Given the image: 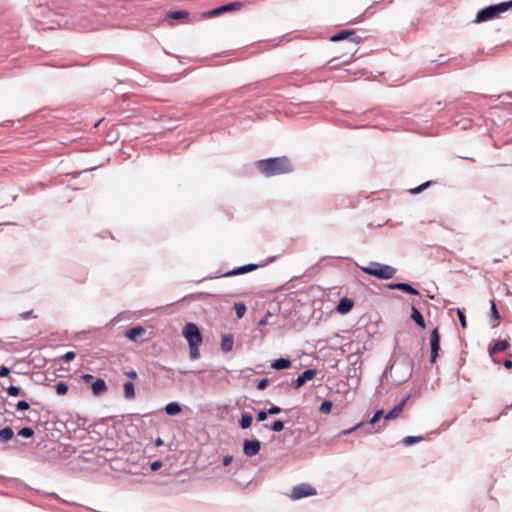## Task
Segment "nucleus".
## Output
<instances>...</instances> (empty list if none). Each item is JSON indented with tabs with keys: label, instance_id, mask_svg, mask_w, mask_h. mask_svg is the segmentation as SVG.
<instances>
[{
	"label": "nucleus",
	"instance_id": "nucleus-37",
	"mask_svg": "<svg viewBox=\"0 0 512 512\" xmlns=\"http://www.w3.org/2000/svg\"><path fill=\"white\" fill-rule=\"evenodd\" d=\"M7 393L10 395V396H18L19 393H20V388L18 386H9L7 388Z\"/></svg>",
	"mask_w": 512,
	"mask_h": 512
},
{
	"label": "nucleus",
	"instance_id": "nucleus-45",
	"mask_svg": "<svg viewBox=\"0 0 512 512\" xmlns=\"http://www.w3.org/2000/svg\"><path fill=\"white\" fill-rule=\"evenodd\" d=\"M281 412V408L278 406H272L268 409V413L271 415L279 414Z\"/></svg>",
	"mask_w": 512,
	"mask_h": 512
},
{
	"label": "nucleus",
	"instance_id": "nucleus-34",
	"mask_svg": "<svg viewBox=\"0 0 512 512\" xmlns=\"http://www.w3.org/2000/svg\"><path fill=\"white\" fill-rule=\"evenodd\" d=\"M363 424H364V422H359V423H357L356 425H354L353 427H351L349 429L342 430L340 432V434L341 435H349V434L353 433L354 431H356L361 426H363Z\"/></svg>",
	"mask_w": 512,
	"mask_h": 512
},
{
	"label": "nucleus",
	"instance_id": "nucleus-6",
	"mask_svg": "<svg viewBox=\"0 0 512 512\" xmlns=\"http://www.w3.org/2000/svg\"><path fill=\"white\" fill-rule=\"evenodd\" d=\"M314 495H316L315 488H313L309 484L303 483V484L295 486L291 490L290 498L293 500H298V499H301L304 497L314 496Z\"/></svg>",
	"mask_w": 512,
	"mask_h": 512
},
{
	"label": "nucleus",
	"instance_id": "nucleus-11",
	"mask_svg": "<svg viewBox=\"0 0 512 512\" xmlns=\"http://www.w3.org/2000/svg\"><path fill=\"white\" fill-rule=\"evenodd\" d=\"M259 266H262V264L249 263V264H246V265H243V266L236 267V268H234V269H232L230 271H227L222 276L230 277V276H235V275H240V274L248 273V272H251V271L255 270Z\"/></svg>",
	"mask_w": 512,
	"mask_h": 512
},
{
	"label": "nucleus",
	"instance_id": "nucleus-42",
	"mask_svg": "<svg viewBox=\"0 0 512 512\" xmlns=\"http://www.w3.org/2000/svg\"><path fill=\"white\" fill-rule=\"evenodd\" d=\"M163 463L161 460H155L154 462L151 463V470L152 471H157L158 469H160L162 467Z\"/></svg>",
	"mask_w": 512,
	"mask_h": 512
},
{
	"label": "nucleus",
	"instance_id": "nucleus-41",
	"mask_svg": "<svg viewBox=\"0 0 512 512\" xmlns=\"http://www.w3.org/2000/svg\"><path fill=\"white\" fill-rule=\"evenodd\" d=\"M76 354L75 352L73 351H68L66 352L63 356H62V359L65 361V362H69L71 360H73L75 358Z\"/></svg>",
	"mask_w": 512,
	"mask_h": 512
},
{
	"label": "nucleus",
	"instance_id": "nucleus-49",
	"mask_svg": "<svg viewBox=\"0 0 512 512\" xmlns=\"http://www.w3.org/2000/svg\"><path fill=\"white\" fill-rule=\"evenodd\" d=\"M126 376L131 379H135L137 377V373L134 370H130L126 372Z\"/></svg>",
	"mask_w": 512,
	"mask_h": 512
},
{
	"label": "nucleus",
	"instance_id": "nucleus-5",
	"mask_svg": "<svg viewBox=\"0 0 512 512\" xmlns=\"http://www.w3.org/2000/svg\"><path fill=\"white\" fill-rule=\"evenodd\" d=\"M183 336L186 338L189 344L195 343H201L202 342V335L197 327L196 324L190 322L187 323L183 328Z\"/></svg>",
	"mask_w": 512,
	"mask_h": 512
},
{
	"label": "nucleus",
	"instance_id": "nucleus-54",
	"mask_svg": "<svg viewBox=\"0 0 512 512\" xmlns=\"http://www.w3.org/2000/svg\"><path fill=\"white\" fill-rule=\"evenodd\" d=\"M469 123L470 122L468 120H464L463 121V125H462V129H466L468 127Z\"/></svg>",
	"mask_w": 512,
	"mask_h": 512
},
{
	"label": "nucleus",
	"instance_id": "nucleus-30",
	"mask_svg": "<svg viewBox=\"0 0 512 512\" xmlns=\"http://www.w3.org/2000/svg\"><path fill=\"white\" fill-rule=\"evenodd\" d=\"M54 387L58 395H64L68 391V385L64 382H58Z\"/></svg>",
	"mask_w": 512,
	"mask_h": 512
},
{
	"label": "nucleus",
	"instance_id": "nucleus-25",
	"mask_svg": "<svg viewBox=\"0 0 512 512\" xmlns=\"http://www.w3.org/2000/svg\"><path fill=\"white\" fill-rule=\"evenodd\" d=\"M14 436V431L11 427H5L0 430V440L3 442H7L11 440Z\"/></svg>",
	"mask_w": 512,
	"mask_h": 512
},
{
	"label": "nucleus",
	"instance_id": "nucleus-50",
	"mask_svg": "<svg viewBox=\"0 0 512 512\" xmlns=\"http://www.w3.org/2000/svg\"><path fill=\"white\" fill-rule=\"evenodd\" d=\"M269 315H270V314H267L265 317L261 318V319L259 320V322H258V325L263 326V325L267 324L268 316H269Z\"/></svg>",
	"mask_w": 512,
	"mask_h": 512
},
{
	"label": "nucleus",
	"instance_id": "nucleus-17",
	"mask_svg": "<svg viewBox=\"0 0 512 512\" xmlns=\"http://www.w3.org/2000/svg\"><path fill=\"white\" fill-rule=\"evenodd\" d=\"M92 392L95 396L103 395L107 391V385L104 379H97L92 383Z\"/></svg>",
	"mask_w": 512,
	"mask_h": 512
},
{
	"label": "nucleus",
	"instance_id": "nucleus-35",
	"mask_svg": "<svg viewBox=\"0 0 512 512\" xmlns=\"http://www.w3.org/2000/svg\"><path fill=\"white\" fill-rule=\"evenodd\" d=\"M284 428V423L281 420H276L271 426V430L274 432H280Z\"/></svg>",
	"mask_w": 512,
	"mask_h": 512
},
{
	"label": "nucleus",
	"instance_id": "nucleus-27",
	"mask_svg": "<svg viewBox=\"0 0 512 512\" xmlns=\"http://www.w3.org/2000/svg\"><path fill=\"white\" fill-rule=\"evenodd\" d=\"M201 343H195L193 342L192 344H189V353H190V358L192 360H196L200 357V350H199V345Z\"/></svg>",
	"mask_w": 512,
	"mask_h": 512
},
{
	"label": "nucleus",
	"instance_id": "nucleus-8",
	"mask_svg": "<svg viewBox=\"0 0 512 512\" xmlns=\"http://www.w3.org/2000/svg\"><path fill=\"white\" fill-rule=\"evenodd\" d=\"M344 39H349L355 44H358L362 41V38L357 36L354 30H341L330 37L332 42H338Z\"/></svg>",
	"mask_w": 512,
	"mask_h": 512
},
{
	"label": "nucleus",
	"instance_id": "nucleus-48",
	"mask_svg": "<svg viewBox=\"0 0 512 512\" xmlns=\"http://www.w3.org/2000/svg\"><path fill=\"white\" fill-rule=\"evenodd\" d=\"M22 317L24 319H31V318H35L34 314H33V311H27L25 313L22 314Z\"/></svg>",
	"mask_w": 512,
	"mask_h": 512
},
{
	"label": "nucleus",
	"instance_id": "nucleus-53",
	"mask_svg": "<svg viewBox=\"0 0 512 512\" xmlns=\"http://www.w3.org/2000/svg\"><path fill=\"white\" fill-rule=\"evenodd\" d=\"M163 443H164V442H163V440H162L161 438H157V439L155 440V444H156V446H158V447H159V446H162V445H163Z\"/></svg>",
	"mask_w": 512,
	"mask_h": 512
},
{
	"label": "nucleus",
	"instance_id": "nucleus-39",
	"mask_svg": "<svg viewBox=\"0 0 512 512\" xmlns=\"http://www.w3.org/2000/svg\"><path fill=\"white\" fill-rule=\"evenodd\" d=\"M30 407L29 403L25 400H20L16 403V408L18 410H28Z\"/></svg>",
	"mask_w": 512,
	"mask_h": 512
},
{
	"label": "nucleus",
	"instance_id": "nucleus-33",
	"mask_svg": "<svg viewBox=\"0 0 512 512\" xmlns=\"http://www.w3.org/2000/svg\"><path fill=\"white\" fill-rule=\"evenodd\" d=\"M383 409L377 410L374 415L370 418L368 421L369 424H375L382 416H383Z\"/></svg>",
	"mask_w": 512,
	"mask_h": 512
},
{
	"label": "nucleus",
	"instance_id": "nucleus-7",
	"mask_svg": "<svg viewBox=\"0 0 512 512\" xmlns=\"http://www.w3.org/2000/svg\"><path fill=\"white\" fill-rule=\"evenodd\" d=\"M430 362L434 363L439 355L440 351V334L438 328H434L430 334Z\"/></svg>",
	"mask_w": 512,
	"mask_h": 512
},
{
	"label": "nucleus",
	"instance_id": "nucleus-22",
	"mask_svg": "<svg viewBox=\"0 0 512 512\" xmlns=\"http://www.w3.org/2000/svg\"><path fill=\"white\" fill-rule=\"evenodd\" d=\"M411 318L421 327L425 328V321L421 312L414 306L411 308Z\"/></svg>",
	"mask_w": 512,
	"mask_h": 512
},
{
	"label": "nucleus",
	"instance_id": "nucleus-16",
	"mask_svg": "<svg viewBox=\"0 0 512 512\" xmlns=\"http://www.w3.org/2000/svg\"><path fill=\"white\" fill-rule=\"evenodd\" d=\"M409 399V396L404 398L399 404H397L392 410H390L386 415V420L395 419L399 416V414L402 412L407 400Z\"/></svg>",
	"mask_w": 512,
	"mask_h": 512
},
{
	"label": "nucleus",
	"instance_id": "nucleus-9",
	"mask_svg": "<svg viewBox=\"0 0 512 512\" xmlns=\"http://www.w3.org/2000/svg\"><path fill=\"white\" fill-rule=\"evenodd\" d=\"M241 7H242V3L241 2H231V3L222 5L220 7L214 8V9H212L210 11H207V12L203 13V17L218 16L221 13L232 11V10H238Z\"/></svg>",
	"mask_w": 512,
	"mask_h": 512
},
{
	"label": "nucleus",
	"instance_id": "nucleus-26",
	"mask_svg": "<svg viewBox=\"0 0 512 512\" xmlns=\"http://www.w3.org/2000/svg\"><path fill=\"white\" fill-rule=\"evenodd\" d=\"M187 17L188 12L184 10L172 11L167 14V18L174 20L186 19Z\"/></svg>",
	"mask_w": 512,
	"mask_h": 512
},
{
	"label": "nucleus",
	"instance_id": "nucleus-46",
	"mask_svg": "<svg viewBox=\"0 0 512 512\" xmlns=\"http://www.w3.org/2000/svg\"><path fill=\"white\" fill-rule=\"evenodd\" d=\"M232 461H233V456L232 455H225L223 457V465L224 466H228Z\"/></svg>",
	"mask_w": 512,
	"mask_h": 512
},
{
	"label": "nucleus",
	"instance_id": "nucleus-12",
	"mask_svg": "<svg viewBox=\"0 0 512 512\" xmlns=\"http://www.w3.org/2000/svg\"><path fill=\"white\" fill-rule=\"evenodd\" d=\"M316 375L315 369H306L301 375H299L294 381L293 386L295 388L301 387L306 381L311 380Z\"/></svg>",
	"mask_w": 512,
	"mask_h": 512
},
{
	"label": "nucleus",
	"instance_id": "nucleus-21",
	"mask_svg": "<svg viewBox=\"0 0 512 512\" xmlns=\"http://www.w3.org/2000/svg\"><path fill=\"white\" fill-rule=\"evenodd\" d=\"M123 388H124L123 395H124L125 399L131 400V399L135 398V387H134L133 382H131V381L125 382L123 385Z\"/></svg>",
	"mask_w": 512,
	"mask_h": 512
},
{
	"label": "nucleus",
	"instance_id": "nucleus-40",
	"mask_svg": "<svg viewBox=\"0 0 512 512\" xmlns=\"http://www.w3.org/2000/svg\"><path fill=\"white\" fill-rule=\"evenodd\" d=\"M457 314H458V317H459V321H460L461 326H462L463 328H466V326H467V324H466V317H465V315H464L463 311H462V310H460V309H458Z\"/></svg>",
	"mask_w": 512,
	"mask_h": 512
},
{
	"label": "nucleus",
	"instance_id": "nucleus-15",
	"mask_svg": "<svg viewBox=\"0 0 512 512\" xmlns=\"http://www.w3.org/2000/svg\"><path fill=\"white\" fill-rule=\"evenodd\" d=\"M509 347V343L507 340H495L490 346H489V354L490 356H493L497 352L505 351Z\"/></svg>",
	"mask_w": 512,
	"mask_h": 512
},
{
	"label": "nucleus",
	"instance_id": "nucleus-20",
	"mask_svg": "<svg viewBox=\"0 0 512 512\" xmlns=\"http://www.w3.org/2000/svg\"><path fill=\"white\" fill-rule=\"evenodd\" d=\"M291 366V361L287 358H279L271 363V368L276 370L288 369Z\"/></svg>",
	"mask_w": 512,
	"mask_h": 512
},
{
	"label": "nucleus",
	"instance_id": "nucleus-4",
	"mask_svg": "<svg viewBox=\"0 0 512 512\" xmlns=\"http://www.w3.org/2000/svg\"><path fill=\"white\" fill-rule=\"evenodd\" d=\"M361 270L382 280L391 279L396 273L394 267L379 262H370L368 266L361 267Z\"/></svg>",
	"mask_w": 512,
	"mask_h": 512
},
{
	"label": "nucleus",
	"instance_id": "nucleus-14",
	"mask_svg": "<svg viewBox=\"0 0 512 512\" xmlns=\"http://www.w3.org/2000/svg\"><path fill=\"white\" fill-rule=\"evenodd\" d=\"M354 306V301L350 298H342L337 307H336V311L339 313V314H347L349 313L352 308Z\"/></svg>",
	"mask_w": 512,
	"mask_h": 512
},
{
	"label": "nucleus",
	"instance_id": "nucleus-43",
	"mask_svg": "<svg viewBox=\"0 0 512 512\" xmlns=\"http://www.w3.org/2000/svg\"><path fill=\"white\" fill-rule=\"evenodd\" d=\"M268 414H269L268 410L267 411H259L257 413V420L260 421V422L266 420Z\"/></svg>",
	"mask_w": 512,
	"mask_h": 512
},
{
	"label": "nucleus",
	"instance_id": "nucleus-52",
	"mask_svg": "<svg viewBox=\"0 0 512 512\" xmlns=\"http://www.w3.org/2000/svg\"><path fill=\"white\" fill-rule=\"evenodd\" d=\"M83 379L86 381V382H89L93 379V376L91 374H84L83 375Z\"/></svg>",
	"mask_w": 512,
	"mask_h": 512
},
{
	"label": "nucleus",
	"instance_id": "nucleus-36",
	"mask_svg": "<svg viewBox=\"0 0 512 512\" xmlns=\"http://www.w3.org/2000/svg\"><path fill=\"white\" fill-rule=\"evenodd\" d=\"M430 184H431L430 181L424 182L421 185H419V186L415 187L414 189H412L411 192L413 194H418V193L422 192L425 188H427Z\"/></svg>",
	"mask_w": 512,
	"mask_h": 512
},
{
	"label": "nucleus",
	"instance_id": "nucleus-38",
	"mask_svg": "<svg viewBox=\"0 0 512 512\" xmlns=\"http://www.w3.org/2000/svg\"><path fill=\"white\" fill-rule=\"evenodd\" d=\"M491 302V311H492V314L495 318V320L497 321V323L499 322L500 320V315L498 313V310H497V307H496V304L493 300L490 301Z\"/></svg>",
	"mask_w": 512,
	"mask_h": 512
},
{
	"label": "nucleus",
	"instance_id": "nucleus-1",
	"mask_svg": "<svg viewBox=\"0 0 512 512\" xmlns=\"http://www.w3.org/2000/svg\"><path fill=\"white\" fill-rule=\"evenodd\" d=\"M257 167L266 176L281 175L292 171V165L285 156L259 160Z\"/></svg>",
	"mask_w": 512,
	"mask_h": 512
},
{
	"label": "nucleus",
	"instance_id": "nucleus-18",
	"mask_svg": "<svg viewBox=\"0 0 512 512\" xmlns=\"http://www.w3.org/2000/svg\"><path fill=\"white\" fill-rule=\"evenodd\" d=\"M234 338L231 334H225L221 339V349L224 352H229L233 349Z\"/></svg>",
	"mask_w": 512,
	"mask_h": 512
},
{
	"label": "nucleus",
	"instance_id": "nucleus-13",
	"mask_svg": "<svg viewBox=\"0 0 512 512\" xmlns=\"http://www.w3.org/2000/svg\"><path fill=\"white\" fill-rule=\"evenodd\" d=\"M387 287L389 289H397V290H402L408 294H412V295H418L419 292L413 287L411 286L410 284L408 283H403V282H397V283H390L387 285Z\"/></svg>",
	"mask_w": 512,
	"mask_h": 512
},
{
	"label": "nucleus",
	"instance_id": "nucleus-31",
	"mask_svg": "<svg viewBox=\"0 0 512 512\" xmlns=\"http://www.w3.org/2000/svg\"><path fill=\"white\" fill-rule=\"evenodd\" d=\"M18 435L24 438H30L34 435V430L31 427H23L18 431Z\"/></svg>",
	"mask_w": 512,
	"mask_h": 512
},
{
	"label": "nucleus",
	"instance_id": "nucleus-23",
	"mask_svg": "<svg viewBox=\"0 0 512 512\" xmlns=\"http://www.w3.org/2000/svg\"><path fill=\"white\" fill-rule=\"evenodd\" d=\"M181 411L180 405L178 402H170L165 406V412L168 415L174 416L179 414Z\"/></svg>",
	"mask_w": 512,
	"mask_h": 512
},
{
	"label": "nucleus",
	"instance_id": "nucleus-10",
	"mask_svg": "<svg viewBox=\"0 0 512 512\" xmlns=\"http://www.w3.org/2000/svg\"><path fill=\"white\" fill-rule=\"evenodd\" d=\"M260 449H261V442L259 440L246 439L243 442V453L248 457L257 455L259 453Z\"/></svg>",
	"mask_w": 512,
	"mask_h": 512
},
{
	"label": "nucleus",
	"instance_id": "nucleus-44",
	"mask_svg": "<svg viewBox=\"0 0 512 512\" xmlns=\"http://www.w3.org/2000/svg\"><path fill=\"white\" fill-rule=\"evenodd\" d=\"M268 385V379L267 378H263L261 379L258 384H257V388L259 390H263L264 388H266V386Z\"/></svg>",
	"mask_w": 512,
	"mask_h": 512
},
{
	"label": "nucleus",
	"instance_id": "nucleus-24",
	"mask_svg": "<svg viewBox=\"0 0 512 512\" xmlns=\"http://www.w3.org/2000/svg\"><path fill=\"white\" fill-rule=\"evenodd\" d=\"M252 421H253V417L250 413L248 412H244L241 414V419H240V427L242 429H247L251 426L252 424Z\"/></svg>",
	"mask_w": 512,
	"mask_h": 512
},
{
	"label": "nucleus",
	"instance_id": "nucleus-28",
	"mask_svg": "<svg viewBox=\"0 0 512 512\" xmlns=\"http://www.w3.org/2000/svg\"><path fill=\"white\" fill-rule=\"evenodd\" d=\"M234 310L236 313L237 318H242L246 312V305L242 302L235 303L234 304Z\"/></svg>",
	"mask_w": 512,
	"mask_h": 512
},
{
	"label": "nucleus",
	"instance_id": "nucleus-51",
	"mask_svg": "<svg viewBox=\"0 0 512 512\" xmlns=\"http://www.w3.org/2000/svg\"><path fill=\"white\" fill-rule=\"evenodd\" d=\"M503 365H504V367H505V368H507V369L512 368V360H510V359L505 360V361H504V363H503Z\"/></svg>",
	"mask_w": 512,
	"mask_h": 512
},
{
	"label": "nucleus",
	"instance_id": "nucleus-3",
	"mask_svg": "<svg viewBox=\"0 0 512 512\" xmlns=\"http://www.w3.org/2000/svg\"><path fill=\"white\" fill-rule=\"evenodd\" d=\"M391 376L394 382L401 384L407 381L413 373V361L410 358H403L391 365Z\"/></svg>",
	"mask_w": 512,
	"mask_h": 512
},
{
	"label": "nucleus",
	"instance_id": "nucleus-19",
	"mask_svg": "<svg viewBox=\"0 0 512 512\" xmlns=\"http://www.w3.org/2000/svg\"><path fill=\"white\" fill-rule=\"evenodd\" d=\"M145 332V329L142 326H135L130 329H128L125 332V337H127L130 340H135L137 337L143 335Z\"/></svg>",
	"mask_w": 512,
	"mask_h": 512
},
{
	"label": "nucleus",
	"instance_id": "nucleus-32",
	"mask_svg": "<svg viewBox=\"0 0 512 512\" xmlns=\"http://www.w3.org/2000/svg\"><path fill=\"white\" fill-rule=\"evenodd\" d=\"M332 402L329 401V400H324L321 405H320V408L319 410L322 412V413H329L332 409Z\"/></svg>",
	"mask_w": 512,
	"mask_h": 512
},
{
	"label": "nucleus",
	"instance_id": "nucleus-2",
	"mask_svg": "<svg viewBox=\"0 0 512 512\" xmlns=\"http://www.w3.org/2000/svg\"><path fill=\"white\" fill-rule=\"evenodd\" d=\"M512 8V0L489 5L478 11L474 22L482 23L499 17L500 14Z\"/></svg>",
	"mask_w": 512,
	"mask_h": 512
},
{
	"label": "nucleus",
	"instance_id": "nucleus-29",
	"mask_svg": "<svg viewBox=\"0 0 512 512\" xmlns=\"http://www.w3.org/2000/svg\"><path fill=\"white\" fill-rule=\"evenodd\" d=\"M423 439L422 436H406L403 438L402 442L406 446H410L416 442H419Z\"/></svg>",
	"mask_w": 512,
	"mask_h": 512
},
{
	"label": "nucleus",
	"instance_id": "nucleus-47",
	"mask_svg": "<svg viewBox=\"0 0 512 512\" xmlns=\"http://www.w3.org/2000/svg\"><path fill=\"white\" fill-rule=\"evenodd\" d=\"M10 373V369L6 366L0 368V377H5Z\"/></svg>",
	"mask_w": 512,
	"mask_h": 512
}]
</instances>
